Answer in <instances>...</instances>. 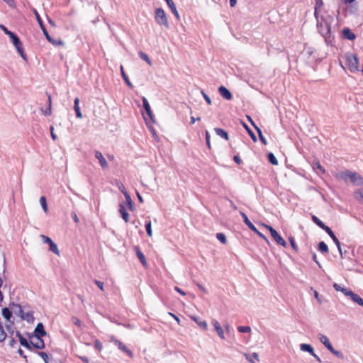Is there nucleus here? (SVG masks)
<instances>
[{
  "instance_id": "49530a36",
  "label": "nucleus",
  "mask_w": 363,
  "mask_h": 363,
  "mask_svg": "<svg viewBox=\"0 0 363 363\" xmlns=\"http://www.w3.org/2000/svg\"><path fill=\"white\" fill-rule=\"evenodd\" d=\"M216 238L223 244H225L227 242V239L225 234L222 233H218L216 234Z\"/></svg>"
},
{
  "instance_id": "4c0bfd02",
  "label": "nucleus",
  "mask_w": 363,
  "mask_h": 363,
  "mask_svg": "<svg viewBox=\"0 0 363 363\" xmlns=\"http://www.w3.org/2000/svg\"><path fill=\"white\" fill-rule=\"evenodd\" d=\"M243 126L244 128H245V130H247V133L249 134V135L250 136V138H252V140L254 141V142H256L257 140V137L255 135V134L254 133V132L252 130V129H250L249 128V126L245 124V123H243Z\"/></svg>"
},
{
  "instance_id": "13d9d810",
  "label": "nucleus",
  "mask_w": 363,
  "mask_h": 363,
  "mask_svg": "<svg viewBox=\"0 0 363 363\" xmlns=\"http://www.w3.org/2000/svg\"><path fill=\"white\" fill-rule=\"evenodd\" d=\"M117 186H118V189L121 191V193L123 194L124 196H125V194H128V191H126L124 185L122 183H118L117 184Z\"/></svg>"
},
{
  "instance_id": "e2e57ef3",
  "label": "nucleus",
  "mask_w": 363,
  "mask_h": 363,
  "mask_svg": "<svg viewBox=\"0 0 363 363\" xmlns=\"http://www.w3.org/2000/svg\"><path fill=\"white\" fill-rule=\"evenodd\" d=\"M42 111L45 116H50L52 113V108L48 107L45 110H43Z\"/></svg>"
},
{
  "instance_id": "aec40b11",
  "label": "nucleus",
  "mask_w": 363,
  "mask_h": 363,
  "mask_svg": "<svg viewBox=\"0 0 363 363\" xmlns=\"http://www.w3.org/2000/svg\"><path fill=\"white\" fill-rule=\"evenodd\" d=\"M318 338L320 342L323 344L329 351L333 348L332 344L330 343L327 336L323 334H320L318 335Z\"/></svg>"
},
{
  "instance_id": "423d86ee",
  "label": "nucleus",
  "mask_w": 363,
  "mask_h": 363,
  "mask_svg": "<svg viewBox=\"0 0 363 363\" xmlns=\"http://www.w3.org/2000/svg\"><path fill=\"white\" fill-rule=\"evenodd\" d=\"M94 157L98 160L101 169L103 170H107L109 168L108 163L103 154L99 151L96 150L94 152Z\"/></svg>"
},
{
  "instance_id": "a18cd8bd",
  "label": "nucleus",
  "mask_w": 363,
  "mask_h": 363,
  "mask_svg": "<svg viewBox=\"0 0 363 363\" xmlns=\"http://www.w3.org/2000/svg\"><path fill=\"white\" fill-rule=\"evenodd\" d=\"M194 321L203 330H207L208 325L207 323L205 320H199L197 318H193Z\"/></svg>"
},
{
  "instance_id": "4be33fe9",
  "label": "nucleus",
  "mask_w": 363,
  "mask_h": 363,
  "mask_svg": "<svg viewBox=\"0 0 363 363\" xmlns=\"http://www.w3.org/2000/svg\"><path fill=\"white\" fill-rule=\"evenodd\" d=\"M164 1H166L167 4L171 9V11L172 12V13L174 15L176 18L179 21L180 19V16L177 10V8H176V6H175L174 1L172 0H164Z\"/></svg>"
},
{
  "instance_id": "0eeeda50",
  "label": "nucleus",
  "mask_w": 363,
  "mask_h": 363,
  "mask_svg": "<svg viewBox=\"0 0 363 363\" xmlns=\"http://www.w3.org/2000/svg\"><path fill=\"white\" fill-rule=\"evenodd\" d=\"M112 342L122 352L125 353L130 358L133 357V352L129 350L122 342L116 338H112Z\"/></svg>"
},
{
  "instance_id": "69168bd1",
  "label": "nucleus",
  "mask_w": 363,
  "mask_h": 363,
  "mask_svg": "<svg viewBox=\"0 0 363 363\" xmlns=\"http://www.w3.org/2000/svg\"><path fill=\"white\" fill-rule=\"evenodd\" d=\"M11 324H6L5 327L7 330V331L11 334V335H13L14 331L11 329Z\"/></svg>"
},
{
  "instance_id": "412c9836",
  "label": "nucleus",
  "mask_w": 363,
  "mask_h": 363,
  "mask_svg": "<svg viewBox=\"0 0 363 363\" xmlns=\"http://www.w3.org/2000/svg\"><path fill=\"white\" fill-rule=\"evenodd\" d=\"M88 346H89V344L82 345L77 350L78 357L79 359H81L83 362H84L85 363H89V358L87 356L84 354L82 350L84 347H87Z\"/></svg>"
},
{
  "instance_id": "bf43d9fd",
  "label": "nucleus",
  "mask_w": 363,
  "mask_h": 363,
  "mask_svg": "<svg viewBox=\"0 0 363 363\" xmlns=\"http://www.w3.org/2000/svg\"><path fill=\"white\" fill-rule=\"evenodd\" d=\"M201 94H202L204 99L207 102V104L211 105V99H210V97L203 91H201Z\"/></svg>"
},
{
  "instance_id": "39448f33",
  "label": "nucleus",
  "mask_w": 363,
  "mask_h": 363,
  "mask_svg": "<svg viewBox=\"0 0 363 363\" xmlns=\"http://www.w3.org/2000/svg\"><path fill=\"white\" fill-rule=\"evenodd\" d=\"M18 315L22 320L28 323H33L34 320L33 311L32 310L25 311L26 306L18 307Z\"/></svg>"
},
{
  "instance_id": "20e7f679",
  "label": "nucleus",
  "mask_w": 363,
  "mask_h": 363,
  "mask_svg": "<svg viewBox=\"0 0 363 363\" xmlns=\"http://www.w3.org/2000/svg\"><path fill=\"white\" fill-rule=\"evenodd\" d=\"M155 19L156 23L160 26H163L166 28H169L166 13L162 8L155 9Z\"/></svg>"
},
{
  "instance_id": "37998d69",
  "label": "nucleus",
  "mask_w": 363,
  "mask_h": 363,
  "mask_svg": "<svg viewBox=\"0 0 363 363\" xmlns=\"http://www.w3.org/2000/svg\"><path fill=\"white\" fill-rule=\"evenodd\" d=\"M255 130H257V132L258 133L259 138L260 141L262 142V143L264 145H267V140L264 137L261 129L259 128H258L257 126H255Z\"/></svg>"
},
{
  "instance_id": "2f4dec72",
  "label": "nucleus",
  "mask_w": 363,
  "mask_h": 363,
  "mask_svg": "<svg viewBox=\"0 0 363 363\" xmlns=\"http://www.w3.org/2000/svg\"><path fill=\"white\" fill-rule=\"evenodd\" d=\"M311 219L314 223H315L319 228L325 230V229L328 227V225H325L323 221H321L317 216L313 215L311 216Z\"/></svg>"
},
{
  "instance_id": "5fc2aeb1",
  "label": "nucleus",
  "mask_w": 363,
  "mask_h": 363,
  "mask_svg": "<svg viewBox=\"0 0 363 363\" xmlns=\"http://www.w3.org/2000/svg\"><path fill=\"white\" fill-rule=\"evenodd\" d=\"M205 138H206V145H207L208 148L209 150H211V143H210V134L208 130H206L205 133Z\"/></svg>"
},
{
  "instance_id": "a878e982",
  "label": "nucleus",
  "mask_w": 363,
  "mask_h": 363,
  "mask_svg": "<svg viewBox=\"0 0 363 363\" xmlns=\"http://www.w3.org/2000/svg\"><path fill=\"white\" fill-rule=\"evenodd\" d=\"M135 250L136 255H137L138 258L139 259V260L140 261L141 264L144 267H146L147 262H146V259H145L144 254L141 252V250H140V248L138 247H135Z\"/></svg>"
},
{
  "instance_id": "58836bf2",
  "label": "nucleus",
  "mask_w": 363,
  "mask_h": 363,
  "mask_svg": "<svg viewBox=\"0 0 363 363\" xmlns=\"http://www.w3.org/2000/svg\"><path fill=\"white\" fill-rule=\"evenodd\" d=\"M267 160L269 162H270L273 165H277L278 164V160H277L276 157L272 152H269L267 154Z\"/></svg>"
},
{
  "instance_id": "393cba45",
  "label": "nucleus",
  "mask_w": 363,
  "mask_h": 363,
  "mask_svg": "<svg viewBox=\"0 0 363 363\" xmlns=\"http://www.w3.org/2000/svg\"><path fill=\"white\" fill-rule=\"evenodd\" d=\"M333 287L336 291L342 292L347 296H350V293H352V291L350 289L343 287L337 283L333 284Z\"/></svg>"
},
{
  "instance_id": "dca6fc26",
  "label": "nucleus",
  "mask_w": 363,
  "mask_h": 363,
  "mask_svg": "<svg viewBox=\"0 0 363 363\" xmlns=\"http://www.w3.org/2000/svg\"><path fill=\"white\" fill-rule=\"evenodd\" d=\"M118 211L120 213L121 218L124 220V221L125 223H128L129 221V214L125 209L124 203H121L119 204Z\"/></svg>"
},
{
  "instance_id": "72a5a7b5",
  "label": "nucleus",
  "mask_w": 363,
  "mask_h": 363,
  "mask_svg": "<svg viewBox=\"0 0 363 363\" xmlns=\"http://www.w3.org/2000/svg\"><path fill=\"white\" fill-rule=\"evenodd\" d=\"M46 39L48 40L49 43H50L52 45H55V46H57V45H62L64 44V43L62 41V40H55L53 39L48 33H47L46 35H44Z\"/></svg>"
},
{
  "instance_id": "6e6552de",
  "label": "nucleus",
  "mask_w": 363,
  "mask_h": 363,
  "mask_svg": "<svg viewBox=\"0 0 363 363\" xmlns=\"http://www.w3.org/2000/svg\"><path fill=\"white\" fill-rule=\"evenodd\" d=\"M41 238L45 243H48L49 245V250L51 252H52L57 255H60V251L58 250L57 245L51 240V238L44 235H42Z\"/></svg>"
},
{
  "instance_id": "f704fd0d",
  "label": "nucleus",
  "mask_w": 363,
  "mask_h": 363,
  "mask_svg": "<svg viewBox=\"0 0 363 363\" xmlns=\"http://www.w3.org/2000/svg\"><path fill=\"white\" fill-rule=\"evenodd\" d=\"M300 349L301 351L307 352L310 353L311 354H312L313 352H314L313 347L309 344H305V343L301 344Z\"/></svg>"
},
{
  "instance_id": "e433bc0d",
  "label": "nucleus",
  "mask_w": 363,
  "mask_h": 363,
  "mask_svg": "<svg viewBox=\"0 0 363 363\" xmlns=\"http://www.w3.org/2000/svg\"><path fill=\"white\" fill-rule=\"evenodd\" d=\"M40 203L44 212L48 213V206L46 198L44 196L40 197Z\"/></svg>"
},
{
  "instance_id": "603ef678",
  "label": "nucleus",
  "mask_w": 363,
  "mask_h": 363,
  "mask_svg": "<svg viewBox=\"0 0 363 363\" xmlns=\"http://www.w3.org/2000/svg\"><path fill=\"white\" fill-rule=\"evenodd\" d=\"M289 242L291 244V247L295 250V251H298V246L295 242V240L293 237H289Z\"/></svg>"
},
{
  "instance_id": "7c9ffc66",
  "label": "nucleus",
  "mask_w": 363,
  "mask_h": 363,
  "mask_svg": "<svg viewBox=\"0 0 363 363\" xmlns=\"http://www.w3.org/2000/svg\"><path fill=\"white\" fill-rule=\"evenodd\" d=\"M120 69H121V76H122L123 79H124L125 84L128 86V87L132 89L133 87V85L132 84V83L129 80L128 77L125 74L123 65H121Z\"/></svg>"
},
{
  "instance_id": "7ed1b4c3",
  "label": "nucleus",
  "mask_w": 363,
  "mask_h": 363,
  "mask_svg": "<svg viewBox=\"0 0 363 363\" xmlns=\"http://www.w3.org/2000/svg\"><path fill=\"white\" fill-rule=\"evenodd\" d=\"M345 59L346 61V65L352 73L359 72V62L356 55L347 52L345 55Z\"/></svg>"
},
{
  "instance_id": "ddd939ff",
  "label": "nucleus",
  "mask_w": 363,
  "mask_h": 363,
  "mask_svg": "<svg viewBox=\"0 0 363 363\" xmlns=\"http://www.w3.org/2000/svg\"><path fill=\"white\" fill-rule=\"evenodd\" d=\"M16 337H18L20 344L29 350H32L30 342H29L25 337H23L19 331L16 332Z\"/></svg>"
},
{
  "instance_id": "774afa93",
  "label": "nucleus",
  "mask_w": 363,
  "mask_h": 363,
  "mask_svg": "<svg viewBox=\"0 0 363 363\" xmlns=\"http://www.w3.org/2000/svg\"><path fill=\"white\" fill-rule=\"evenodd\" d=\"M18 353L19 354V355H20L21 357H23L24 359H26V361L27 362V357H26V355H25L24 352H23L21 348H19V349L18 350Z\"/></svg>"
},
{
  "instance_id": "9b49d317",
  "label": "nucleus",
  "mask_w": 363,
  "mask_h": 363,
  "mask_svg": "<svg viewBox=\"0 0 363 363\" xmlns=\"http://www.w3.org/2000/svg\"><path fill=\"white\" fill-rule=\"evenodd\" d=\"M325 231L332 238V240L336 245V246L338 249L339 253L342 254V248H341L340 242L339 240L337 239V238L336 237V235H335V233H333V231L328 226L325 229Z\"/></svg>"
},
{
  "instance_id": "de8ad7c7",
  "label": "nucleus",
  "mask_w": 363,
  "mask_h": 363,
  "mask_svg": "<svg viewBox=\"0 0 363 363\" xmlns=\"http://www.w3.org/2000/svg\"><path fill=\"white\" fill-rule=\"evenodd\" d=\"M145 229L147 234L149 237H152V225H151V221L149 220L148 222H146L145 223Z\"/></svg>"
},
{
  "instance_id": "09e8293b",
  "label": "nucleus",
  "mask_w": 363,
  "mask_h": 363,
  "mask_svg": "<svg viewBox=\"0 0 363 363\" xmlns=\"http://www.w3.org/2000/svg\"><path fill=\"white\" fill-rule=\"evenodd\" d=\"M330 352L332 354H333L335 357H337V358H340L341 359H343L345 357L344 354L341 352L335 350L334 347L332 350H330Z\"/></svg>"
},
{
  "instance_id": "680f3d73",
  "label": "nucleus",
  "mask_w": 363,
  "mask_h": 363,
  "mask_svg": "<svg viewBox=\"0 0 363 363\" xmlns=\"http://www.w3.org/2000/svg\"><path fill=\"white\" fill-rule=\"evenodd\" d=\"M96 285L101 290L104 291V282L98 280L94 281Z\"/></svg>"
},
{
  "instance_id": "338daca9",
  "label": "nucleus",
  "mask_w": 363,
  "mask_h": 363,
  "mask_svg": "<svg viewBox=\"0 0 363 363\" xmlns=\"http://www.w3.org/2000/svg\"><path fill=\"white\" fill-rule=\"evenodd\" d=\"M50 133H51V137L54 140H57V135L54 133L53 130H54V128L53 126H50Z\"/></svg>"
},
{
  "instance_id": "5701e85b",
  "label": "nucleus",
  "mask_w": 363,
  "mask_h": 363,
  "mask_svg": "<svg viewBox=\"0 0 363 363\" xmlns=\"http://www.w3.org/2000/svg\"><path fill=\"white\" fill-rule=\"evenodd\" d=\"M343 37L347 40H353L356 38V35L351 31L349 28H344L342 30Z\"/></svg>"
},
{
  "instance_id": "c756f323",
  "label": "nucleus",
  "mask_w": 363,
  "mask_h": 363,
  "mask_svg": "<svg viewBox=\"0 0 363 363\" xmlns=\"http://www.w3.org/2000/svg\"><path fill=\"white\" fill-rule=\"evenodd\" d=\"M79 104V99L78 98H76L74 101V109L75 111L76 116L79 118H81L82 117V115L80 111Z\"/></svg>"
},
{
  "instance_id": "c85d7f7f",
  "label": "nucleus",
  "mask_w": 363,
  "mask_h": 363,
  "mask_svg": "<svg viewBox=\"0 0 363 363\" xmlns=\"http://www.w3.org/2000/svg\"><path fill=\"white\" fill-rule=\"evenodd\" d=\"M350 298L359 306H363V299L357 294H354L353 291L352 293H350Z\"/></svg>"
},
{
  "instance_id": "4d7b16f0",
  "label": "nucleus",
  "mask_w": 363,
  "mask_h": 363,
  "mask_svg": "<svg viewBox=\"0 0 363 363\" xmlns=\"http://www.w3.org/2000/svg\"><path fill=\"white\" fill-rule=\"evenodd\" d=\"M94 347L98 351H101L102 350V344L100 342L99 340H96L94 341Z\"/></svg>"
},
{
  "instance_id": "864d4df0",
  "label": "nucleus",
  "mask_w": 363,
  "mask_h": 363,
  "mask_svg": "<svg viewBox=\"0 0 363 363\" xmlns=\"http://www.w3.org/2000/svg\"><path fill=\"white\" fill-rule=\"evenodd\" d=\"M0 28L4 32L5 34H6L7 35L9 36V38L14 33L12 31L8 30V28L6 26H4V25H1Z\"/></svg>"
},
{
  "instance_id": "f257e3e1",
  "label": "nucleus",
  "mask_w": 363,
  "mask_h": 363,
  "mask_svg": "<svg viewBox=\"0 0 363 363\" xmlns=\"http://www.w3.org/2000/svg\"><path fill=\"white\" fill-rule=\"evenodd\" d=\"M318 33L327 40L330 38L331 23L333 18L330 15L315 16Z\"/></svg>"
},
{
  "instance_id": "8fccbe9b",
  "label": "nucleus",
  "mask_w": 363,
  "mask_h": 363,
  "mask_svg": "<svg viewBox=\"0 0 363 363\" xmlns=\"http://www.w3.org/2000/svg\"><path fill=\"white\" fill-rule=\"evenodd\" d=\"M313 168L315 169L319 170L321 173H325V169L320 164L319 162H313Z\"/></svg>"
},
{
  "instance_id": "6ab92c4d",
  "label": "nucleus",
  "mask_w": 363,
  "mask_h": 363,
  "mask_svg": "<svg viewBox=\"0 0 363 363\" xmlns=\"http://www.w3.org/2000/svg\"><path fill=\"white\" fill-rule=\"evenodd\" d=\"M144 109L146 112V113L148 115V116L150 118L152 121H153V113L152 112L150 104L147 101V99L145 97H143L142 99Z\"/></svg>"
},
{
  "instance_id": "6e6d98bb",
  "label": "nucleus",
  "mask_w": 363,
  "mask_h": 363,
  "mask_svg": "<svg viewBox=\"0 0 363 363\" xmlns=\"http://www.w3.org/2000/svg\"><path fill=\"white\" fill-rule=\"evenodd\" d=\"M38 353L43 358V359L44 360V362L45 363H48L49 357H48V354L46 352H38Z\"/></svg>"
},
{
  "instance_id": "bb28decb",
  "label": "nucleus",
  "mask_w": 363,
  "mask_h": 363,
  "mask_svg": "<svg viewBox=\"0 0 363 363\" xmlns=\"http://www.w3.org/2000/svg\"><path fill=\"white\" fill-rule=\"evenodd\" d=\"M214 130L218 136L226 140H229V135L227 131L220 128H215Z\"/></svg>"
},
{
  "instance_id": "473e14b6",
  "label": "nucleus",
  "mask_w": 363,
  "mask_h": 363,
  "mask_svg": "<svg viewBox=\"0 0 363 363\" xmlns=\"http://www.w3.org/2000/svg\"><path fill=\"white\" fill-rule=\"evenodd\" d=\"M323 6V0H315V12L314 16H320V9Z\"/></svg>"
},
{
  "instance_id": "c9c22d12",
  "label": "nucleus",
  "mask_w": 363,
  "mask_h": 363,
  "mask_svg": "<svg viewBox=\"0 0 363 363\" xmlns=\"http://www.w3.org/2000/svg\"><path fill=\"white\" fill-rule=\"evenodd\" d=\"M318 250L323 254L328 253V247L323 241L318 243Z\"/></svg>"
},
{
  "instance_id": "a211bd4d",
  "label": "nucleus",
  "mask_w": 363,
  "mask_h": 363,
  "mask_svg": "<svg viewBox=\"0 0 363 363\" xmlns=\"http://www.w3.org/2000/svg\"><path fill=\"white\" fill-rule=\"evenodd\" d=\"M34 12V14H35V18H36V21H38V24H39V26L40 28V29L42 30V32L43 33V35H46L47 33H48V31L47 30L44 23H43V21L40 16V14L38 13V12L34 9L33 11Z\"/></svg>"
},
{
  "instance_id": "9d476101",
  "label": "nucleus",
  "mask_w": 363,
  "mask_h": 363,
  "mask_svg": "<svg viewBox=\"0 0 363 363\" xmlns=\"http://www.w3.org/2000/svg\"><path fill=\"white\" fill-rule=\"evenodd\" d=\"M47 335L45 330L44 325L42 323H38L34 330L33 335L30 336V338L33 336L35 337H43Z\"/></svg>"
},
{
  "instance_id": "f8f14e48",
  "label": "nucleus",
  "mask_w": 363,
  "mask_h": 363,
  "mask_svg": "<svg viewBox=\"0 0 363 363\" xmlns=\"http://www.w3.org/2000/svg\"><path fill=\"white\" fill-rule=\"evenodd\" d=\"M271 235L272 238L276 241V242L283 247L286 246V241L283 239V238L277 233L275 229H272Z\"/></svg>"
},
{
  "instance_id": "cd10ccee",
  "label": "nucleus",
  "mask_w": 363,
  "mask_h": 363,
  "mask_svg": "<svg viewBox=\"0 0 363 363\" xmlns=\"http://www.w3.org/2000/svg\"><path fill=\"white\" fill-rule=\"evenodd\" d=\"M36 338L38 340L36 342H33L30 341V345L32 346V348L35 347L38 350H41V349L45 348V343H44V341L42 339V337H36Z\"/></svg>"
},
{
  "instance_id": "c03bdc74",
  "label": "nucleus",
  "mask_w": 363,
  "mask_h": 363,
  "mask_svg": "<svg viewBox=\"0 0 363 363\" xmlns=\"http://www.w3.org/2000/svg\"><path fill=\"white\" fill-rule=\"evenodd\" d=\"M13 44L14 46H17V45H20L22 43L20 40V38L18 37L17 35H16L15 33H13L11 37H10Z\"/></svg>"
},
{
  "instance_id": "b1692460",
  "label": "nucleus",
  "mask_w": 363,
  "mask_h": 363,
  "mask_svg": "<svg viewBox=\"0 0 363 363\" xmlns=\"http://www.w3.org/2000/svg\"><path fill=\"white\" fill-rule=\"evenodd\" d=\"M125 206H127L130 211H133L135 208V203L133 201L131 196L129 194H125Z\"/></svg>"
},
{
  "instance_id": "4468645a",
  "label": "nucleus",
  "mask_w": 363,
  "mask_h": 363,
  "mask_svg": "<svg viewBox=\"0 0 363 363\" xmlns=\"http://www.w3.org/2000/svg\"><path fill=\"white\" fill-rule=\"evenodd\" d=\"M218 92L220 94V96L226 100H230L233 98V95L230 93V91L223 86H220L218 88Z\"/></svg>"
},
{
  "instance_id": "1a4fd4ad",
  "label": "nucleus",
  "mask_w": 363,
  "mask_h": 363,
  "mask_svg": "<svg viewBox=\"0 0 363 363\" xmlns=\"http://www.w3.org/2000/svg\"><path fill=\"white\" fill-rule=\"evenodd\" d=\"M1 314L4 318L9 323L8 324H14V318L13 317V313L9 306L2 308Z\"/></svg>"
},
{
  "instance_id": "a19ab883",
  "label": "nucleus",
  "mask_w": 363,
  "mask_h": 363,
  "mask_svg": "<svg viewBox=\"0 0 363 363\" xmlns=\"http://www.w3.org/2000/svg\"><path fill=\"white\" fill-rule=\"evenodd\" d=\"M138 55L143 60L145 61L149 65H152V62L146 53L140 51L138 52Z\"/></svg>"
},
{
  "instance_id": "3c124183",
  "label": "nucleus",
  "mask_w": 363,
  "mask_h": 363,
  "mask_svg": "<svg viewBox=\"0 0 363 363\" xmlns=\"http://www.w3.org/2000/svg\"><path fill=\"white\" fill-rule=\"evenodd\" d=\"M238 330L240 333H250L251 331V328H250V326H239L238 328Z\"/></svg>"
},
{
  "instance_id": "79ce46f5",
  "label": "nucleus",
  "mask_w": 363,
  "mask_h": 363,
  "mask_svg": "<svg viewBox=\"0 0 363 363\" xmlns=\"http://www.w3.org/2000/svg\"><path fill=\"white\" fill-rule=\"evenodd\" d=\"M18 307H22L21 305L18 303H15L13 302H11L9 303V307L11 309L12 313H15L16 315H18Z\"/></svg>"
},
{
  "instance_id": "f3484780",
  "label": "nucleus",
  "mask_w": 363,
  "mask_h": 363,
  "mask_svg": "<svg viewBox=\"0 0 363 363\" xmlns=\"http://www.w3.org/2000/svg\"><path fill=\"white\" fill-rule=\"evenodd\" d=\"M242 218H243V222L253 232H257V228L254 225V224L249 220L247 215L242 211L240 212Z\"/></svg>"
},
{
  "instance_id": "ea45409f",
  "label": "nucleus",
  "mask_w": 363,
  "mask_h": 363,
  "mask_svg": "<svg viewBox=\"0 0 363 363\" xmlns=\"http://www.w3.org/2000/svg\"><path fill=\"white\" fill-rule=\"evenodd\" d=\"M15 48H16V50L18 51V52L19 53V55L21 56V57L24 60L27 61V56L24 52V50H23L22 43L20 45L15 46Z\"/></svg>"
},
{
  "instance_id": "0e129e2a",
  "label": "nucleus",
  "mask_w": 363,
  "mask_h": 363,
  "mask_svg": "<svg viewBox=\"0 0 363 363\" xmlns=\"http://www.w3.org/2000/svg\"><path fill=\"white\" fill-rule=\"evenodd\" d=\"M233 160L235 161V162H236L238 164H240L242 163V160L240 159V157L238 156V155H235L233 157Z\"/></svg>"
},
{
  "instance_id": "2eb2a0df",
  "label": "nucleus",
  "mask_w": 363,
  "mask_h": 363,
  "mask_svg": "<svg viewBox=\"0 0 363 363\" xmlns=\"http://www.w3.org/2000/svg\"><path fill=\"white\" fill-rule=\"evenodd\" d=\"M212 325H213L214 329L216 331V333H218V336L221 339L224 340L225 339L224 332H223V330L220 324L219 323V322L217 320L213 319L212 320Z\"/></svg>"
},
{
  "instance_id": "f03ea898",
  "label": "nucleus",
  "mask_w": 363,
  "mask_h": 363,
  "mask_svg": "<svg viewBox=\"0 0 363 363\" xmlns=\"http://www.w3.org/2000/svg\"><path fill=\"white\" fill-rule=\"evenodd\" d=\"M335 177L338 179H342L345 182L350 181L356 185H361L363 183V178L359 174L347 169L338 172Z\"/></svg>"
},
{
  "instance_id": "052dcab7",
  "label": "nucleus",
  "mask_w": 363,
  "mask_h": 363,
  "mask_svg": "<svg viewBox=\"0 0 363 363\" xmlns=\"http://www.w3.org/2000/svg\"><path fill=\"white\" fill-rule=\"evenodd\" d=\"M356 198H361L363 199V189H359L355 192Z\"/></svg>"
}]
</instances>
